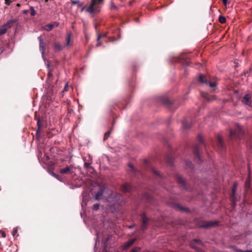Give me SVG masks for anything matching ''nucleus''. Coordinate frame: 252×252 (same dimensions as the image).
<instances>
[{"instance_id":"obj_3","label":"nucleus","mask_w":252,"mask_h":252,"mask_svg":"<svg viewBox=\"0 0 252 252\" xmlns=\"http://www.w3.org/2000/svg\"><path fill=\"white\" fill-rule=\"evenodd\" d=\"M58 26V24L56 22L54 23L53 24H48L44 27V29L47 31H50L53 29L54 27H57Z\"/></svg>"},{"instance_id":"obj_12","label":"nucleus","mask_w":252,"mask_h":252,"mask_svg":"<svg viewBox=\"0 0 252 252\" xmlns=\"http://www.w3.org/2000/svg\"><path fill=\"white\" fill-rule=\"evenodd\" d=\"M134 241H135V239H131V240H129L128 242H127L126 244V248L129 247L134 243Z\"/></svg>"},{"instance_id":"obj_24","label":"nucleus","mask_w":252,"mask_h":252,"mask_svg":"<svg viewBox=\"0 0 252 252\" xmlns=\"http://www.w3.org/2000/svg\"><path fill=\"white\" fill-rule=\"evenodd\" d=\"M218 140L219 142V143L221 144L222 142V139L220 136H218Z\"/></svg>"},{"instance_id":"obj_33","label":"nucleus","mask_w":252,"mask_h":252,"mask_svg":"<svg viewBox=\"0 0 252 252\" xmlns=\"http://www.w3.org/2000/svg\"><path fill=\"white\" fill-rule=\"evenodd\" d=\"M51 75V72H49L48 73V75H49V76H50Z\"/></svg>"},{"instance_id":"obj_34","label":"nucleus","mask_w":252,"mask_h":252,"mask_svg":"<svg viewBox=\"0 0 252 252\" xmlns=\"http://www.w3.org/2000/svg\"><path fill=\"white\" fill-rule=\"evenodd\" d=\"M73 3H77V2H73Z\"/></svg>"},{"instance_id":"obj_30","label":"nucleus","mask_w":252,"mask_h":252,"mask_svg":"<svg viewBox=\"0 0 252 252\" xmlns=\"http://www.w3.org/2000/svg\"><path fill=\"white\" fill-rule=\"evenodd\" d=\"M139 248H137V249H135L134 250H133L132 252H137L138 250H139Z\"/></svg>"},{"instance_id":"obj_18","label":"nucleus","mask_w":252,"mask_h":252,"mask_svg":"<svg viewBox=\"0 0 252 252\" xmlns=\"http://www.w3.org/2000/svg\"><path fill=\"white\" fill-rule=\"evenodd\" d=\"M99 206L98 204H95L93 206V209L94 210H97L99 209Z\"/></svg>"},{"instance_id":"obj_11","label":"nucleus","mask_w":252,"mask_h":252,"mask_svg":"<svg viewBox=\"0 0 252 252\" xmlns=\"http://www.w3.org/2000/svg\"><path fill=\"white\" fill-rule=\"evenodd\" d=\"M219 21L221 24L225 23L226 22V19L224 17L220 16L219 18Z\"/></svg>"},{"instance_id":"obj_15","label":"nucleus","mask_w":252,"mask_h":252,"mask_svg":"<svg viewBox=\"0 0 252 252\" xmlns=\"http://www.w3.org/2000/svg\"><path fill=\"white\" fill-rule=\"evenodd\" d=\"M250 179L249 177L247 179L246 182L245 186L246 188H249L250 186Z\"/></svg>"},{"instance_id":"obj_6","label":"nucleus","mask_w":252,"mask_h":252,"mask_svg":"<svg viewBox=\"0 0 252 252\" xmlns=\"http://www.w3.org/2000/svg\"><path fill=\"white\" fill-rule=\"evenodd\" d=\"M130 186L129 185L126 184H124L122 187V189L124 192H127L129 190Z\"/></svg>"},{"instance_id":"obj_20","label":"nucleus","mask_w":252,"mask_h":252,"mask_svg":"<svg viewBox=\"0 0 252 252\" xmlns=\"http://www.w3.org/2000/svg\"><path fill=\"white\" fill-rule=\"evenodd\" d=\"M6 32V30L5 29L0 30V35L5 33Z\"/></svg>"},{"instance_id":"obj_19","label":"nucleus","mask_w":252,"mask_h":252,"mask_svg":"<svg viewBox=\"0 0 252 252\" xmlns=\"http://www.w3.org/2000/svg\"><path fill=\"white\" fill-rule=\"evenodd\" d=\"M209 84L211 87H215L216 86L217 84L216 82H209Z\"/></svg>"},{"instance_id":"obj_31","label":"nucleus","mask_w":252,"mask_h":252,"mask_svg":"<svg viewBox=\"0 0 252 252\" xmlns=\"http://www.w3.org/2000/svg\"><path fill=\"white\" fill-rule=\"evenodd\" d=\"M67 85H66L65 86L64 88V91H67Z\"/></svg>"},{"instance_id":"obj_28","label":"nucleus","mask_w":252,"mask_h":252,"mask_svg":"<svg viewBox=\"0 0 252 252\" xmlns=\"http://www.w3.org/2000/svg\"><path fill=\"white\" fill-rule=\"evenodd\" d=\"M228 0H222L223 3L224 5H226Z\"/></svg>"},{"instance_id":"obj_27","label":"nucleus","mask_w":252,"mask_h":252,"mask_svg":"<svg viewBox=\"0 0 252 252\" xmlns=\"http://www.w3.org/2000/svg\"><path fill=\"white\" fill-rule=\"evenodd\" d=\"M91 164V162H87H87H85V166L86 167H89V166L90 165V164Z\"/></svg>"},{"instance_id":"obj_7","label":"nucleus","mask_w":252,"mask_h":252,"mask_svg":"<svg viewBox=\"0 0 252 252\" xmlns=\"http://www.w3.org/2000/svg\"><path fill=\"white\" fill-rule=\"evenodd\" d=\"M142 221H143L142 227L144 228L145 227V224H146V223L147 222V221L148 220V219L145 216V214H143L142 215Z\"/></svg>"},{"instance_id":"obj_26","label":"nucleus","mask_w":252,"mask_h":252,"mask_svg":"<svg viewBox=\"0 0 252 252\" xmlns=\"http://www.w3.org/2000/svg\"><path fill=\"white\" fill-rule=\"evenodd\" d=\"M179 182H180V183H184V180L182 178H179Z\"/></svg>"},{"instance_id":"obj_10","label":"nucleus","mask_w":252,"mask_h":252,"mask_svg":"<svg viewBox=\"0 0 252 252\" xmlns=\"http://www.w3.org/2000/svg\"><path fill=\"white\" fill-rule=\"evenodd\" d=\"M54 48L56 50L59 51L62 49V46L59 43H55Z\"/></svg>"},{"instance_id":"obj_5","label":"nucleus","mask_w":252,"mask_h":252,"mask_svg":"<svg viewBox=\"0 0 252 252\" xmlns=\"http://www.w3.org/2000/svg\"><path fill=\"white\" fill-rule=\"evenodd\" d=\"M73 169L72 166H68L66 167L65 168L61 169L60 171V173L61 174H67L69 173Z\"/></svg>"},{"instance_id":"obj_36","label":"nucleus","mask_w":252,"mask_h":252,"mask_svg":"<svg viewBox=\"0 0 252 252\" xmlns=\"http://www.w3.org/2000/svg\"><path fill=\"white\" fill-rule=\"evenodd\" d=\"M48 1V0H45V2H47Z\"/></svg>"},{"instance_id":"obj_32","label":"nucleus","mask_w":252,"mask_h":252,"mask_svg":"<svg viewBox=\"0 0 252 252\" xmlns=\"http://www.w3.org/2000/svg\"><path fill=\"white\" fill-rule=\"evenodd\" d=\"M100 38H101V35H98L97 37V40L98 41L100 39Z\"/></svg>"},{"instance_id":"obj_21","label":"nucleus","mask_w":252,"mask_h":252,"mask_svg":"<svg viewBox=\"0 0 252 252\" xmlns=\"http://www.w3.org/2000/svg\"><path fill=\"white\" fill-rule=\"evenodd\" d=\"M0 233L1 234V236L3 238H4L6 237V234L4 231H3L2 230H0Z\"/></svg>"},{"instance_id":"obj_4","label":"nucleus","mask_w":252,"mask_h":252,"mask_svg":"<svg viewBox=\"0 0 252 252\" xmlns=\"http://www.w3.org/2000/svg\"><path fill=\"white\" fill-rule=\"evenodd\" d=\"M251 96L249 94H246L243 99V102L246 105H250L251 104L250 99Z\"/></svg>"},{"instance_id":"obj_17","label":"nucleus","mask_w":252,"mask_h":252,"mask_svg":"<svg viewBox=\"0 0 252 252\" xmlns=\"http://www.w3.org/2000/svg\"><path fill=\"white\" fill-rule=\"evenodd\" d=\"M31 14L32 16H34L36 14V11L33 7H31Z\"/></svg>"},{"instance_id":"obj_9","label":"nucleus","mask_w":252,"mask_h":252,"mask_svg":"<svg viewBox=\"0 0 252 252\" xmlns=\"http://www.w3.org/2000/svg\"><path fill=\"white\" fill-rule=\"evenodd\" d=\"M236 189H237V186H236V184H234V186H233V187L232 188V196H231V198H232V200L233 201V197L235 195V192L236 191Z\"/></svg>"},{"instance_id":"obj_14","label":"nucleus","mask_w":252,"mask_h":252,"mask_svg":"<svg viewBox=\"0 0 252 252\" xmlns=\"http://www.w3.org/2000/svg\"><path fill=\"white\" fill-rule=\"evenodd\" d=\"M12 235L14 237H17L18 236V230L17 228H14L13 229V230L12 231Z\"/></svg>"},{"instance_id":"obj_8","label":"nucleus","mask_w":252,"mask_h":252,"mask_svg":"<svg viewBox=\"0 0 252 252\" xmlns=\"http://www.w3.org/2000/svg\"><path fill=\"white\" fill-rule=\"evenodd\" d=\"M198 79H199V82L202 83L206 84L207 83L206 80L204 79V77L203 75H201V74L199 75Z\"/></svg>"},{"instance_id":"obj_29","label":"nucleus","mask_w":252,"mask_h":252,"mask_svg":"<svg viewBox=\"0 0 252 252\" xmlns=\"http://www.w3.org/2000/svg\"><path fill=\"white\" fill-rule=\"evenodd\" d=\"M4 49L2 47H0V55L3 52Z\"/></svg>"},{"instance_id":"obj_25","label":"nucleus","mask_w":252,"mask_h":252,"mask_svg":"<svg viewBox=\"0 0 252 252\" xmlns=\"http://www.w3.org/2000/svg\"><path fill=\"white\" fill-rule=\"evenodd\" d=\"M70 40V36H68L67 38V45H69V42Z\"/></svg>"},{"instance_id":"obj_13","label":"nucleus","mask_w":252,"mask_h":252,"mask_svg":"<svg viewBox=\"0 0 252 252\" xmlns=\"http://www.w3.org/2000/svg\"><path fill=\"white\" fill-rule=\"evenodd\" d=\"M103 191L102 190H101L100 191H99L96 195H95V199L97 200H98L100 198L101 196L102 195Z\"/></svg>"},{"instance_id":"obj_35","label":"nucleus","mask_w":252,"mask_h":252,"mask_svg":"<svg viewBox=\"0 0 252 252\" xmlns=\"http://www.w3.org/2000/svg\"><path fill=\"white\" fill-rule=\"evenodd\" d=\"M99 45H100L99 44H97V46H99Z\"/></svg>"},{"instance_id":"obj_2","label":"nucleus","mask_w":252,"mask_h":252,"mask_svg":"<svg viewBox=\"0 0 252 252\" xmlns=\"http://www.w3.org/2000/svg\"><path fill=\"white\" fill-rule=\"evenodd\" d=\"M236 132H237L238 133V135H239L240 134L242 133V132L241 131V127L240 126L237 125L236 126V129H235V131H233L232 130H230V136L232 137L235 136Z\"/></svg>"},{"instance_id":"obj_1","label":"nucleus","mask_w":252,"mask_h":252,"mask_svg":"<svg viewBox=\"0 0 252 252\" xmlns=\"http://www.w3.org/2000/svg\"><path fill=\"white\" fill-rule=\"evenodd\" d=\"M103 0H92L89 6L86 9V11L90 13L95 11V6L97 4L101 3Z\"/></svg>"},{"instance_id":"obj_23","label":"nucleus","mask_w":252,"mask_h":252,"mask_svg":"<svg viewBox=\"0 0 252 252\" xmlns=\"http://www.w3.org/2000/svg\"><path fill=\"white\" fill-rule=\"evenodd\" d=\"M51 175H52L53 177H55L56 178H57V179H59V176H58V175H56L55 173H54L52 172V173H51Z\"/></svg>"},{"instance_id":"obj_22","label":"nucleus","mask_w":252,"mask_h":252,"mask_svg":"<svg viewBox=\"0 0 252 252\" xmlns=\"http://www.w3.org/2000/svg\"><path fill=\"white\" fill-rule=\"evenodd\" d=\"M235 252H252V251H241L240 250L236 249V250H235Z\"/></svg>"},{"instance_id":"obj_16","label":"nucleus","mask_w":252,"mask_h":252,"mask_svg":"<svg viewBox=\"0 0 252 252\" xmlns=\"http://www.w3.org/2000/svg\"><path fill=\"white\" fill-rule=\"evenodd\" d=\"M213 225V223L212 222H207L205 225H202L203 227H208L209 226H212Z\"/></svg>"}]
</instances>
